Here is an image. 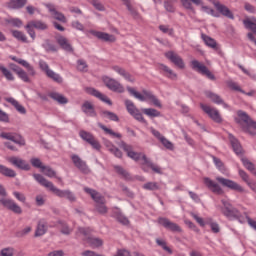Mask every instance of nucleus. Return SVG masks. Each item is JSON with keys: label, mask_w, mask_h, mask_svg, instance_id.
Here are the masks:
<instances>
[{"label": "nucleus", "mask_w": 256, "mask_h": 256, "mask_svg": "<svg viewBox=\"0 0 256 256\" xmlns=\"http://www.w3.org/2000/svg\"><path fill=\"white\" fill-rule=\"evenodd\" d=\"M33 177L37 183L42 185V187H45L46 189H49L54 195L60 198H66L68 201H71V203H75L77 201V198L75 197V194L71 192L70 190H61L55 187L53 182L47 180L43 175L41 174H33Z\"/></svg>", "instance_id": "1"}, {"label": "nucleus", "mask_w": 256, "mask_h": 256, "mask_svg": "<svg viewBox=\"0 0 256 256\" xmlns=\"http://www.w3.org/2000/svg\"><path fill=\"white\" fill-rule=\"evenodd\" d=\"M224 208L222 210L225 217L228 219H238L239 223H248V225H256V221L251 219L247 213L241 216V212L233 207L229 202H223Z\"/></svg>", "instance_id": "2"}, {"label": "nucleus", "mask_w": 256, "mask_h": 256, "mask_svg": "<svg viewBox=\"0 0 256 256\" xmlns=\"http://www.w3.org/2000/svg\"><path fill=\"white\" fill-rule=\"evenodd\" d=\"M127 91L130 95H132V97H135V99H138L139 101H147V99H149L150 101H152L155 107H159V109L163 107L161 101H159L157 97L153 95V93H151L150 91L143 90V94H141L134 88H131L130 86L127 87Z\"/></svg>", "instance_id": "3"}, {"label": "nucleus", "mask_w": 256, "mask_h": 256, "mask_svg": "<svg viewBox=\"0 0 256 256\" xmlns=\"http://www.w3.org/2000/svg\"><path fill=\"white\" fill-rule=\"evenodd\" d=\"M25 29L32 41H35L37 37L35 29H37V31H47L49 29V25L42 20H32L26 24Z\"/></svg>", "instance_id": "4"}, {"label": "nucleus", "mask_w": 256, "mask_h": 256, "mask_svg": "<svg viewBox=\"0 0 256 256\" xmlns=\"http://www.w3.org/2000/svg\"><path fill=\"white\" fill-rule=\"evenodd\" d=\"M191 66L194 71H197V73H200V75H204L205 77H207V79H210V81H217L215 74H213V72L209 68H207V66H205L198 60H192Z\"/></svg>", "instance_id": "5"}, {"label": "nucleus", "mask_w": 256, "mask_h": 256, "mask_svg": "<svg viewBox=\"0 0 256 256\" xmlns=\"http://www.w3.org/2000/svg\"><path fill=\"white\" fill-rule=\"evenodd\" d=\"M237 116L238 117L235 118V123H237V125H240L244 133H249V124L251 123V117H249V115L243 110H238Z\"/></svg>", "instance_id": "6"}, {"label": "nucleus", "mask_w": 256, "mask_h": 256, "mask_svg": "<svg viewBox=\"0 0 256 256\" xmlns=\"http://www.w3.org/2000/svg\"><path fill=\"white\" fill-rule=\"evenodd\" d=\"M124 103L126 110L132 117H134V119H136V121H139L140 123H145V118L143 117V114L141 113V111H139L137 106H135V103H133V101L126 99Z\"/></svg>", "instance_id": "7"}, {"label": "nucleus", "mask_w": 256, "mask_h": 256, "mask_svg": "<svg viewBox=\"0 0 256 256\" xmlns=\"http://www.w3.org/2000/svg\"><path fill=\"white\" fill-rule=\"evenodd\" d=\"M39 67L41 71L45 73V75L48 77V79H52V81H55V83H63V78L57 73H55L53 70L49 68V64L47 62L40 60L39 61Z\"/></svg>", "instance_id": "8"}, {"label": "nucleus", "mask_w": 256, "mask_h": 256, "mask_svg": "<svg viewBox=\"0 0 256 256\" xmlns=\"http://www.w3.org/2000/svg\"><path fill=\"white\" fill-rule=\"evenodd\" d=\"M7 161L10 163V165L16 167V169H21V171H31V165H29V163L22 158L11 156L7 158Z\"/></svg>", "instance_id": "9"}, {"label": "nucleus", "mask_w": 256, "mask_h": 256, "mask_svg": "<svg viewBox=\"0 0 256 256\" xmlns=\"http://www.w3.org/2000/svg\"><path fill=\"white\" fill-rule=\"evenodd\" d=\"M216 181H218L222 187H227V189H231V191H238V193H243L245 191L241 185L233 180L223 177H216Z\"/></svg>", "instance_id": "10"}, {"label": "nucleus", "mask_w": 256, "mask_h": 256, "mask_svg": "<svg viewBox=\"0 0 256 256\" xmlns=\"http://www.w3.org/2000/svg\"><path fill=\"white\" fill-rule=\"evenodd\" d=\"M103 83L110 89V91H114V93H125V88L122 86V84L113 78L105 76L103 78Z\"/></svg>", "instance_id": "11"}, {"label": "nucleus", "mask_w": 256, "mask_h": 256, "mask_svg": "<svg viewBox=\"0 0 256 256\" xmlns=\"http://www.w3.org/2000/svg\"><path fill=\"white\" fill-rule=\"evenodd\" d=\"M72 163L76 167V169L80 170L81 173H84V175H89L91 173V169H89V166L87 165V162H85L79 155L73 154L71 156Z\"/></svg>", "instance_id": "12"}, {"label": "nucleus", "mask_w": 256, "mask_h": 256, "mask_svg": "<svg viewBox=\"0 0 256 256\" xmlns=\"http://www.w3.org/2000/svg\"><path fill=\"white\" fill-rule=\"evenodd\" d=\"M79 135L81 139H83V141H86V143L91 145V147H93V149H96V151H99L101 149V144L95 139V136L91 132L82 130L80 131Z\"/></svg>", "instance_id": "13"}, {"label": "nucleus", "mask_w": 256, "mask_h": 256, "mask_svg": "<svg viewBox=\"0 0 256 256\" xmlns=\"http://www.w3.org/2000/svg\"><path fill=\"white\" fill-rule=\"evenodd\" d=\"M0 203L5 207V209L12 211V213H15L16 215H21V213H23V209H21L20 206L11 199L2 198L0 199Z\"/></svg>", "instance_id": "14"}, {"label": "nucleus", "mask_w": 256, "mask_h": 256, "mask_svg": "<svg viewBox=\"0 0 256 256\" xmlns=\"http://www.w3.org/2000/svg\"><path fill=\"white\" fill-rule=\"evenodd\" d=\"M201 109L211 117L215 123H223V118H221V114H219V110L215 108H211V106H207L205 104H200Z\"/></svg>", "instance_id": "15"}, {"label": "nucleus", "mask_w": 256, "mask_h": 256, "mask_svg": "<svg viewBox=\"0 0 256 256\" xmlns=\"http://www.w3.org/2000/svg\"><path fill=\"white\" fill-rule=\"evenodd\" d=\"M120 147L127 153V157H130V159H133V161H139L140 159H143V155H145V154L133 151V146L128 145L124 141L120 143Z\"/></svg>", "instance_id": "16"}, {"label": "nucleus", "mask_w": 256, "mask_h": 256, "mask_svg": "<svg viewBox=\"0 0 256 256\" xmlns=\"http://www.w3.org/2000/svg\"><path fill=\"white\" fill-rule=\"evenodd\" d=\"M165 57H167L168 60L171 61V63H173L179 69H185V62L183 61V58H181V56H179L177 53L168 51L165 53Z\"/></svg>", "instance_id": "17"}, {"label": "nucleus", "mask_w": 256, "mask_h": 256, "mask_svg": "<svg viewBox=\"0 0 256 256\" xmlns=\"http://www.w3.org/2000/svg\"><path fill=\"white\" fill-rule=\"evenodd\" d=\"M0 137L2 139H7L8 141H12L13 143H16V145H20L21 147H24L25 145V139L19 134L13 135L11 132H2L0 133Z\"/></svg>", "instance_id": "18"}, {"label": "nucleus", "mask_w": 256, "mask_h": 256, "mask_svg": "<svg viewBox=\"0 0 256 256\" xmlns=\"http://www.w3.org/2000/svg\"><path fill=\"white\" fill-rule=\"evenodd\" d=\"M213 5L218 11V13H221L223 17H227V19H235V16L233 15V12L227 7L225 4H222L220 1H213Z\"/></svg>", "instance_id": "19"}, {"label": "nucleus", "mask_w": 256, "mask_h": 256, "mask_svg": "<svg viewBox=\"0 0 256 256\" xmlns=\"http://www.w3.org/2000/svg\"><path fill=\"white\" fill-rule=\"evenodd\" d=\"M10 59H12V61H15V63H18L19 65H22V67H25V69H27L28 71V75H30L31 77H35V75H37L35 68H33V66H31V64H29V62H27L26 60L17 58L16 56H11Z\"/></svg>", "instance_id": "20"}, {"label": "nucleus", "mask_w": 256, "mask_h": 256, "mask_svg": "<svg viewBox=\"0 0 256 256\" xmlns=\"http://www.w3.org/2000/svg\"><path fill=\"white\" fill-rule=\"evenodd\" d=\"M93 233V229L87 226H80L76 231V237L82 239L83 241H87Z\"/></svg>", "instance_id": "21"}, {"label": "nucleus", "mask_w": 256, "mask_h": 256, "mask_svg": "<svg viewBox=\"0 0 256 256\" xmlns=\"http://www.w3.org/2000/svg\"><path fill=\"white\" fill-rule=\"evenodd\" d=\"M84 191L91 196L93 201H95L96 205L100 203H105V196L101 195V193L97 192L96 190L85 187Z\"/></svg>", "instance_id": "22"}, {"label": "nucleus", "mask_w": 256, "mask_h": 256, "mask_svg": "<svg viewBox=\"0 0 256 256\" xmlns=\"http://www.w3.org/2000/svg\"><path fill=\"white\" fill-rule=\"evenodd\" d=\"M204 183L212 193H216V195H223V189L221 188V186L213 182L211 178H204Z\"/></svg>", "instance_id": "23"}, {"label": "nucleus", "mask_w": 256, "mask_h": 256, "mask_svg": "<svg viewBox=\"0 0 256 256\" xmlns=\"http://www.w3.org/2000/svg\"><path fill=\"white\" fill-rule=\"evenodd\" d=\"M205 95L206 97H208V99H211V101L216 105H223L224 109H229V104L225 103V101H223L221 99V96H219L218 94L213 93L211 91H206Z\"/></svg>", "instance_id": "24"}, {"label": "nucleus", "mask_w": 256, "mask_h": 256, "mask_svg": "<svg viewBox=\"0 0 256 256\" xmlns=\"http://www.w3.org/2000/svg\"><path fill=\"white\" fill-rule=\"evenodd\" d=\"M228 138L234 153H236V155H243V147H241V143H239V140H237V138H235L233 134H229Z\"/></svg>", "instance_id": "25"}, {"label": "nucleus", "mask_w": 256, "mask_h": 256, "mask_svg": "<svg viewBox=\"0 0 256 256\" xmlns=\"http://www.w3.org/2000/svg\"><path fill=\"white\" fill-rule=\"evenodd\" d=\"M82 111L88 117H97V112L95 111V106L89 101H85L82 104Z\"/></svg>", "instance_id": "26"}, {"label": "nucleus", "mask_w": 256, "mask_h": 256, "mask_svg": "<svg viewBox=\"0 0 256 256\" xmlns=\"http://www.w3.org/2000/svg\"><path fill=\"white\" fill-rule=\"evenodd\" d=\"M92 35H94V37H97V39H100L101 41H106L109 43H115L116 41V38L109 33L94 31L92 32Z\"/></svg>", "instance_id": "27"}, {"label": "nucleus", "mask_w": 256, "mask_h": 256, "mask_svg": "<svg viewBox=\"0 0 256 256\" xmlns=\"http://www.w3.org/2000/svg\"><path fill=\"white\" fill-rule=\"evenodd\" d=\"M57 43L63 49L64 51H67V53H73V46L69 43V40L67 38L60 36L57 38Z\"/></svg>", "instance_id": "28"}, {"label": "nucleus", "mask_w": 256, "mask_h": 256, "mask_svg": "<svg viewBox=\"0 0 256 256\" xmlns=\"http://www.w3.org/2000/svg\"><path fill=\"white\" fill-rule=\"evenodd\" d=\"M201 39L204 41L207 47H210V49H214V51H219V45L217 44V41H215V39L203 33L201 34Z\"/></svg>", "instance_id": "29"}, {"label": "nucleus", "mask_w": 256, "mask_h": 256, "mask_svg": "<svg viewBox=\"0 0 256 256\" xmlns=\"http://www.w3.org/2000/svg\"><path fill=\"white\" fill-rule=\"evenodd\" d=\"M181 3L184 9H187L188 11H192V13H195V8L193 7V4L197 6L203 5V1L201 0H181Z\"/></svg>", "instance_id": "30"}, {"label": "nucleus", "mask_w": 256, "mask_h": 256, "mask_svg": "<svg viewBox=\"0 0 256 256\" xmlns=\"http://www.w3.org/2000/svg\"><path fill=\"white\" fill-rule=\"evenodd\" d=\"M90 94L93 95L94 97H97V99H100V101H103V103H106L107 105H113V102L107 95L102 94L99 92V90H96L95 88L90 89Z\"/></svg>", "instance_id": "31"}, {"label": "nucleus", "mask_w": 256, "mask_h": 256, "mask_svg": "<svg viewBox=\"0 0 256 256\" xmlns=\"http://www.w3.org/2000/svg\"><path fill=\"white\" fill-rule=\"evenodd\" d=\"M5 101H7V103H10L11 105H13V107H15L16 111H18V113H21V115H25L27 113V109H25L23 107V105H21L19 103V101L15 100V98H13V97L5 98Z\"/></svg>", "instance_id": "32"}, {"label": "nucleus", "mask_w": 256, "mask_h": 256, "mask_svg": "<svg viewBox=\"0 0 256 256\" xmlns=\"http://www.w3.org/2000/svg\"><path fill=\"white\" fill-rule=\"evenodd\" d=\"M27 1L28 0H10L7 3V7L8 9H13V10L23 9V7L27 5Z\"/></svg>", "instance_id": "33"}, {"label": "nucleus", "mask_w": 256, "mask_h": 256, "mask_svg": "<svg viewBox=\"0 0 256 256\" xmlns=\"http://www.w3.org/2000/svg\"><path fill=\"white\" fill-rule=\"evenodd\" d=\"M49 97L51 99H53L54 101H57V103H59V105H67L69 103V99H67V97H65L64 95L59 94L57 92L50 93Z\"/></svg>", "instance_id": "34"}, {"label": "nucleus", "mask_w": 256, "mask_h": 256, "mask_svg": "<svg viewBox=\"0 0 256 256\" xmlns=\"http://www.w3.org/2000/svg\"><path fill=\"white\" fill-rule=\"evenodd\" d=\"M0 175H3L4 177H10L11 179H13L17 177V172L3 164H0Z\"/></svg>", "instance_id": "35"}, {"label": "nucleus", "mask_w": 256, "mask_h": 256, "mask_svg": "<svg viewBox=\"0 0 256 256\" xmlns=\"http://www.w3.org/2000/svg\"><path fill=\"white\" fill-rule=\"evenodd\" d=\"M105 147H107L108 151L115 155L118 159H121L123 157V152L119 150L111 141H106L105 142Z\"/></svg>", "instance_id": "36"}, {"label": "nucleus", "mask_w": 256, "mask_h": 256, "mask_svg": "<svg viewBox=\"0 0 256 256\" xmlns=\"http://www.w3.org/2000/svg\"><path fill=\"white\" fill-rule=\"evenodd\" d=\"M100 115H101V117L109 119V121H114L115 123H119V116H117V114H115V112L101 110Z\"/></svg>", "instance_id": "37"}, {"label": "nucleus", "mask_w": 256, "mask_h": 256, "mask_svg": "<svg viewBox=\"0 0 256 256\" xmlns=\"http://www.w3.org/2000/svg\"><path fill=\"white\" fill-rule=\"evenodd\" d=\"M142 161L143 165H147V167H150V169H152V171H154V173H158V175H161L163 172H161V168H159V166L153 164V162L149 161V159H147L146 155L142 156Z\"/></svg>", "instance_id": "38"}, {"label": "nucleus", "mask_w": 256, "mask_h": 256, "mask_svg": "<svg viewBox=\"0 0 256 256\" xmlns=\"http://www.w3.org/2000/svg\"><path fill=\"white\" fill-rule=\"evenodd\" d=\"M41 172L50 179H53V177H55L56 179H58V181H61V177H57V172H55V170H53V168H51L50 166L42 167Z\"/></svg>", "instance_id": "39"}, {"label": "nucleus", "mask_w": 256, "mask_h": 256, "mask_svg": "<svg viewBox=\"0 0 256 256\" xmlns=\"http://www.w3.org/2000/svg\"><path fill=\"white\" fill-rule=\"evenodd\" d=\"M49 11H50L51 15L54 17V19H56L57 21H61L62 23H65V21H66L65 15H63V13L57 11V9H55V7L50 6Z\"/></svg>", "instance_id": "40"}, {"label": "nucleus", "mask_w": 256, "mask_h": 256, "mask_svg": "<svg viewBox=\"0 0 256 256\" xmlns=\"http://www.w3.org/2000/svg\"><path fill=\"white\" fill-rule=\"evenodd\" d=\"M12 36L17 39L18 41H21V43H29V40L27 39V35L19 30H12L11 31Z\"/></svg>", "instance_id": "41"}, {"label": "nucleus", "mask_w": 256, "mask_h": 256, "mask_svg": "<svg viewBox=\"0 0 256 256\" xmlns=\"http://www.w3.org/2000/svg\"><path fill=\"white\" fill-rule=\"evenodd\" d=\"M86 243L90 245V247H102L103 246V240L97 237L90 236L87 240Z\"/></svg>", "instance_id": "42"}, {"label": "nucleus", "mask_w": 256, "mask_h": 256, "mask_svg": "<svg viewBox=\"0 0 256 256\" xmlns=\"http://www.w3.org/2000/svg\"><path fill=\"white\" fill-rule=\"evenodd\" d=\"M98 127L102 129L107 135H111V137H116V139H121V134L114 132L112 129L107 128V126L102 123H98Z\"/></svg>", "instance_id": "43"}, {"label": "nucleus", "mask_w": 256, "mask_h": 256, "mask_svg": "<svg viewBox=\"0 0 256 256\" xmlns=\"http://www.w3.org/2000/svg\"><path fill=\"white\" fill-rule=\"evenodd\" d=\"M123 5H125L129 11V13L132 15V17H134L135 19H137V17H139V12H137L135 10V8H133V6L131 5V0H121Z\"/></svg>", "instance_id": "44"}, {"label": "nucleus", "mask_w": 256, "mask_h": 256, "mask_svg": "<svg viewBox=\"0 0 256 256\" xmlns=\"http://www.w3.org/2000/svg\"><path fill=\"white\" fill-rule=\"evenodd\" d=\"M144 115L148 117H161V112L155 108H145L142 110Z\"/></svg>", "instance_id": "45"}, {"label": "nucleus", "mask_w": 256, "mask_h": 256, "mask_svg": "<svg viewBox=\"0 0 256 256\" xmlns=\"http://www.w3.org/2000/svg\"><path fill=\"white\" fill-rule=\"evenodd\" d=\"M0 71L7 81H15V76L5 66L0 64Z\"/></svg>", "instance_id": "46"}, {"label": "nucleus", "mask_w": 256, "mask_h": 256, "mask_svg": "<svg viewBox=\"0 0 256 256\" xmlns=\"http://www.w3.org/2000/svg\"><path fill=\"white\" fill-rule=\"evenodd\" d=\"M143 189L146 191H159L161 186H159V183L157 182H147L143 185Z\"/></svg>", "instance_id": "47"}, {"label": "nucleus", "mask_w": 256, "mask_h": 256, "mask_svg": "<svg viewBox=\"0 0 256 256\" xmlns=\"http://www.w3.org/2000/svg\"><path fill=\"white\" fill-rule=\"evenodd\" d=\"M156 244L159 247H162V249L164 251H166L167 253H169V255H173V250L167 246V242L165 240L157 238L156 239Z\"/></svg>", "instance_id": "48"}, {"label": "nucleus", "mask_w": 256, "mask_h": 256, "mask_svg": "<svg viewBox=\"0 0 256 256\" xmlns=\"http://www.w3.org/2000/svg\"><path fill=\"white\" fill-rule=\"evenodd\" d=\"M43 47L48 53H57V46L52 44L49 39L45 40V44L43 45Z\"/></svg>", "instance_id": "49"}, {"label": "nucleus", "mask_w": 256, "mask_h": 256, "mask_svg": "<svg viewBox=\"0 0 256 256\" xmlns=\"http://www.w3.org/2000/svg\"><path fill=\"white\" fill-rule=\"evenodd\" d=\"M89 68V65H87V62L83 59L77 60V69L78 71L87 72V69Z\"/></svg>", "instance_id": "50"}, {"label": "nucleus", "mask_w": 256, "mask_h": 256, "mask_svg": "<svg viewBox=\"0 0 256 256\" xmlns=\"http://www.w3.org/2000/svg\"><path fill=\"white\" fill-rule=\"evenodd\" d=\"M173 1L175 0H164V9H166L168 13H175V6H173Z\"/></svg>", "instance_id": "51"}, {"label": "nucleus", "mask_w": 256, "mask_h": 256, "mask_svg": "<svg viewBox=\"0 0 256 256\" xmlns=\"http://www.w3.org/2000/svg\"><path fill=\"white\" fill-rule=\"evenodd\" d=\"M17 76L19 77V79H21V81H23L24 83H31V78H29V74H27L25 72V70H21Z\"/></svg>", "instance_id": "52"}, {"label": "nucleus", "mask_w": 256, "mask_h": 256, "mask_svg": "<svg viewBox=\"0 0 256 256\" xmlns=\"http://www.w3.org/2000/svg\"><path fill=\"white\" fill-rule=\"evenodd\" d=\"M47 233V226L38 225L35 231V237H41Z\"/></svg>", "instance_id": "53"}, {"label": "nucleus", "mask_w": 256, "mask_h": 256, "mask_svg": "<svg viewBox=\"0 0 256 256\" xmlns=\"http://www.w3.org/2000/svg\"><path fill=\"white\" fill-rule=\"evenodd\" d=\"M7 23H9L12 27H23V21L19 18H11L7 20Z\"/></svg>", "instance_id": "54"}, {"label": "nucleus", "mask_w": 256, "mask_h": 256, "mask_svg": "<svg viewBox=\"0 0 256 256\" xmlns=\"http://www.w3.org/2000/svg\"><path fill=\"white\" fill-rule=\"evenodd\" d=\"M30 163L36 169L42 170L43 167H45V165H43V162H41V159H39V158H31Z\"/></svg>", "instance_id": "55"}, {"label": "nucleus", "mask_w": 256, "mask_h": 256, "mask_svg": "<svg viewBox=\"0 0 256 256\" xmlns=\"http://www.w3.org/2000/svg\"><path fill=\"white\" fill-rule=\"evenodd\" d=\"M116 220L118 223H121L122 225H129V218L123 215L122 213L116 214Z\"/></svg>", "instance_id": "56"}, {"label": "nucleus", "mask_w": 256, "mask_h": 256, "mask_svg": "<svg viewBox=\"0 0 256 256\" xmlns=\"http://www.w3.org/2000/svg\"><path fill=\"white\" fill-rule=\"evenodd\" d=\"M214 165H216L217 169H219V171H225V164L223 163V161H221V159L212 156Z\"/></svg>", "instance_id": "57"}, {"label": "nucleus", "mask_w": 256, "mask_h": 256, "mask_svg": "<svg viewBox=\"0 0 256 256\" xmlns=\"http://www.w3.org/2000/svg\"><path fill=\"white\" fill-rule=\"evenodd\" d=\"M160 143H162V145L169 151H173V149H175V146L172 144V142L165 137L161 138Z\"/></svg>", "instance_id": "58"}, {"label": "nucleus", "mask_w": 256, "mask_h": 256, "mask_svg": "<svg viewBox=\"0 0 256 256\" xmlns=\"http://www.w3.org/2000/svg\"><path fill=\"white\" fill-rule=\"evenodd\" d=\"M242 163H243L244 167H246V169H248V171H251V173L254 171L255 164H253L247 158H242Z\"/></svg>", "instance_id": "59"}, {"label": "nucleus", "mask_w": 256, "mask_h": 256, "mask_svg": "<svg viewBox=\"0 0 256 256\" xmlns=\"http://www.w3.org/2000/svg\"><path fill=\"white\" fill-rule=\"evenodd\" d=\"M227 86L230 87V89H233V91H239L240 93H245L239 85L231 80L227 81Z\"/></svg>", "instance_id": "60"}, {"label": "nucleus", "mask_w": 256, "mask_h": 256, "mask_svg": "<svg viewBox=\"0 0 256 256\" xmlns=\"http://www.w3.org/2000/svg\"><path fill=\"white\" fill-rule=\"evenodd\" d=\"M114 71H116V73H118L119 75H121L122 77H124V79H127L130 75L129 72H126L125 69L119 67V66H114L113 67Z\"/></svg>", "instance_id": "61"}, {"label": "nucleus", "mask_w": 256, "mask_h": 256, "mask_svg": "<svg viewBox=\"0 0 256 256\" xmlns=\"http://www.w3.org/2000/svg\"><path fill=\"white\" fill-rule=\"evenodd\" d=\"M96 211L100 213V215H105L107 213V206L105 203L96 204Z\"/></svg>", "instance_id": "62"}, {"label": "nucleus", "mask_w": 256, "mask_h": 256, "mask_svg": "<svg viewBox=\"0 0 256 256\" xmlns=\"http://www.w3.org/2000/svg\"><path fill=\"white\" fill-rule=\"evenodd\" d=\"M165 228L172 233H181V226L179 225H165Z\"/></svg>", "instance_id": "63"}, {"label": "nucleus", "mask_w": 256, "mask_h": 256, "mask_svg": "<svg viewBox=\"0 0 256 256\" xmlns=\"http://www.w3.org/2000/svg\"><path fill=\"white\" fill-rule=\"evenodd\" d=\"M15 250L13 248H4L1 250L0 256H13Z\"/></svg>", "instance_id": "64"}]
</instances>
